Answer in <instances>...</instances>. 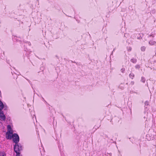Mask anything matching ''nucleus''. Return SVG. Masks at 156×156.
<instances>
[{"mask_svg": "<svg viewBox=\"0 0 156 156\" xmlns=\"http://www.w3.org/2000/svg\"><path fill=\"white\" fill-rule=\"evenodd\" d=\"M145 50V48L144 46L142 47L141 48V50L142 51H144Z\"/></svg>", "mask_w": 156, "mask_h": 156, "instance_id": "9", "label": "nucleus"}, {"mask_svg": "<svg viewBox=\"0 0 156 156\" xmlns=\"http://www.w3.org/2000/svg\"><path fill=\"white\" fill-rule=\"evenodd\" d=\"M12 131H7L6 133V137L7 139H11L13 137Z\"/></svg>", "mask_w": 156, "mask_h": 156, "instance_id": "3", "label": "nucleus"}, {"mask_svg": "<svg viewBox=\"0 0 156 156\" xmlns=\"http://www.w3.org/2000/svg\"><path fill=\"white\" fill-rule=\"evenodd\" d=\"M7 129H8V131H12V130L11 129V126L9 125L7 126Z\"/></svg>", "mask_w": 156, "mask_h": 156, "instance_id": "6", "label": "nucleus"}, {"mask_svg": "<svg viewBox=\"0 0 156 156\" xmlns=\"http://www.w3.org/2000/svg\"><path fill=\"white\" fill-rule=\"evenodd\" d=\"M129 76L130 77H131V78L133 79V77L134 76V75L133 73H131L129 75Z\"/></svg>", "mask_w": 156, "mask_h": 156, "instance_id": "8", "label": "nucleus"}, {"mask_svg": "<svg viewBox=\"0 0 156 156\" xmlns=\"http://www.w3.org/2000/svg\"><path fill=\"white\" fill-rule=\"evenodd\" d=\"M149 43L150 44L152 45L154 44L155 43V42L154 41H149Z\"/></svg>", "mask_w": 156, "mask_h": 156, "instance_id": "7", "label": "nucleus"}, {"mask_svg": "<svg viewBox=\"0 0 156 156\" xmlns=\"http://www.w3.org/2000/svg\"><path fill=\"white\" fill-rule=\"evenodd\" d=\"M13 141L16 144H17L19 141V137L18 135L16 133H14L12 135Z\"/></svg>", "mask_w": 156, "mask_h": 156, "instance_id": "2", "label": "nucleus"}, {"mask_svg": "<svg viewBox=\"0 0 156 156\" xmlns=\"http://www.w3.org/2000/svg\"><path fill=\"white\" fill-rule=\"evenodd\" d=\"M136 62V60L134 61V62Z\"/></svg>", "mask_w": 156, "mask_h": 156, "instance_id": "12", "label": "nucleus"}, {"mask_svg": "<svg viewBox=\"0 0 156 156\" xmlns=\"http://www.w3.org/2000/svg\"><path fill=\"white\" fill-rule=\"evenodd\" d=\"M0 156H4V154L3 153H0Z\"/></svg>", "mask_w": 156, "mask_h": 156, "instance_id": "10", "label": "nucleus"}, {"mask_svg": "<svg viewBox=\"0 0 156 156\" xmlns=\"http://www.w3.org/2000/svg\"><path fill=\"white\" fill-rule=\"evenodd\" d=\"M0 118L1 120L3 121H5V116L2 110L0 111Z\"/></svg>", "mask_w": 156, "mask_h": 156, "instance_id": "4", "label": "nucleus"}, {"mask_svg": "<svg viewBox=\"0 0 156 156\" xmlns=\"http://www.w3.org/2000/svg\"><path fill=\"white\" fill-rule=\"evenodd\" d=\"M14 149L16 154H20V151L22 150V147L20 145L16 144L14 145Z\"/></svg>", "mask_w": 156, "mask_h": 156, "instance_id": "1", "label": "nucleus"}, {"mask_svg": "<svg viewBox=\"0 0 156 156\" xmlns=\"http://www.w3.org/2000/svg\"><path fill=\"white\" fill-rule=\"evenodd\" d=\"M16 156H21L20 155V154H16Z\"/></svg>", "mask_w": 156, "mask_h": 156, "instance_id": "11", "label": "nucleus"}, {"mask_svg": "<svg viewBox=\"0 0 156 156\" xmlns=\"http://www.w3.org/2000/svg\"><path fill=\"white\" fill-rule=\"evenodd\" d=\"M4 108V105L2 102L0 100V111H1Z\"/></svg>", "mask_w": 156, "mask_h": 156, "instance_id": "5", "label": "nucleus"}]
</instances>
